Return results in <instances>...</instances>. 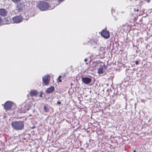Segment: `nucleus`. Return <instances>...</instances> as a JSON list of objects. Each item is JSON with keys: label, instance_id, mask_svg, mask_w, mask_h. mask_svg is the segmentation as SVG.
<instances>
[{"label": "nucleus", "instance_id": "5", "mask_svg": "<svg viewBox=\"0 0 152 152\" xmlns=\"http://www.w3.org/2000/svg\"><path fill=\"white\" fill-rule=\"evenodd\" d=\"M43 83L45 85L48 84L50 79V76L48 75H45L42 77Z\"/></svg>", "mask_w": 152, "mask_h": 152}, {"label": "nucleus", "instance_id": "22", "mask_svg": "<svg viewBox=\"0 0 152 152\" xmlns=\"http://www.w3.org/2000/svg\"><path fill=\"white\" fill-rule=\"evenodd\" d=\"M136 11H137V12H138V10L137 9V10H136Z\"/></svg>", "mask_w": 152, "mask_h": 152}, {"label": "nucleus", "instance_id": "13", "mask_svg": "<svg viewBox=\"0 0 152 152\" xmlns=\"http://www.w3.org/2000/svg\"><path fill=\"white\" fill-rule=\"evenodd\" d=\"M44 111L46 112H47L48 111V107L45 106L44 107Z\"/></svg>", "mask_w": 152, "mask_h": 152}, {"label": "nucleus", "instance_id": "1", "mask_svg": "<svg viewBox=\"0 0 152 152\" xmlns=\"http://www.w3.org/2000/svg\"><path fill=\"white\" fill-rule=\"evenodd\" d=\"M11 125L13 129L16 130H21L23 129L24 123L21 121H15L12 122Z\"/></svg>", "mask_w": 152, "mask_h": 152}, {"label": "nucleus", "instance_id": "25", "mask_svg": "<svg viewBox=\"0 0 152 152\" xmlns=\"http://www.w3.org/2000/svg\"><path fill=\"white\" fill-rule=\"evenodd\" d=\"M35 128V126H34V127H33V128Z\"/></svg>", "mask_w": 152, "mask_h": 152}, {"label": "nucleus", "instance_id": "10", "mask_svg": "<svg viewBox=\"0 0 152 152\" xmlns=\"http://www.w3.org/2000/svg\"><path fill=\"white\" fill-rule=\"evenodd\" d=\"M103 67L102 66H100L98 69V72L99 74H102L103 73Z\"/></svg>", "mask_w": 152, "mask_h": 152}, {"label": "nucleus", "instance_id": "11", "mask_svg": "<svg viewBox=\"0 0 152 152\" xmlns=\"http://www.w3.org/2000/svg\"><path fill=\"white\" fill-rule=\"evenodd\" d=\"M37 94V91L36 90L31 91L30 93V94L31 96H36Z\"/></svg>", "mask_w": 152, "mask_h": 152}, {"label": "nucleus", "instance_id": "21", "mask_svg": "<svg viewBox=\"0 0 152 152\" xmlns=\"http://www.w3.org/2000/svg\"><path fill=\"white\" fill-rule=\"evenodd\" d=\"M42 94H40V95H39V96H40V97H42Z\"/></svg>", "mask_w": 152, "mask_h": 152}, {"label": "nucleus", "instance_id": "18", "mask_svg": "<svg viewBox=\"0 0 152 152\" xmlns=\"http://www.w3.org/2000/svg\"><path fill=\"white\" fill-rule=\"evenodd\" d=\"M61 77V76H59L58 77V79H60V78Z\"/></svg>", "mask_w": 152, "mask_h": 152}, {"label": "nucleus", "instance_id": "12", "mask_svg": "<svg viewBox=\"0 0 152 152\" xmlns=\"http://www.w3.org/2000/svg\"><path fill=\"white\" fill-rule=\"evenodd\" d=\"M91 80L90 78L86 77V84L89 83Z\"/></svg>", "mask_w": 152, "mask_h": 152}, {"label": "nucleus", "instance_id": "17", "mask_svg": "<svg viewBox=\"0 0 152 152\" xmlns=\"http://www.w3.org/2000/svg\"><path fill=\"white\" fill-rule=\"evenodd\" d=\"M145 1H146L148 3H149L150 1V0H145Z\"/></svg>", "mask_w": 152, "mask_h": 152}, {"label": "nucleus", "instance_id": "14", "mask_svg": "<svg viewBox=\"0 0 152 152\" xmlns=\"http://www.w3.org/2000/svg\"><path fill=\"white\" fill-rule=\"evenodd\" d=\"M82 81L84 83H86V77H83L82 78Z\"/></svg>", "mask_w": 152, "mask_h": 152}, {"label": "nucleus", "instance_id": "6", "mask_svg": "<svg viewBox=\"0 0 152 152\" xmlns=\"http://www.w3.org/2000/svg\"><path fill=\"white\" fill-rule=\"evenodd\" d=\"M101 35L105 39H108L110 37L109 31L104 29L102 30Z\"/></svg>", "mask_w": 152, "mask_h": 152}, {"label": "nucleus", "instance_id": "20", "mask_svg": "<svg viewBox=\"0 0 152 152\" xmlns=\"http://www.w3.org/2000/svg\"><path fill=\"white\" fill-rule=\"evenodd\" d=\"M58 104H61V102H58Z\"/></svg>", "mask_w": 152, "mask_h": 152}, {"label": "nucleus", "instance_id": "3", "mask_svg": "<svg viewBox=\"0 0 152 152\" xmlns=\"http://www.w3.org/2000/svg\"><path fill=\"white\" fill-rule=\"evenodd\" d=\"M23 18L21 16H18L13 18L12 20L13 23H19L22 21Z\"/></svg>", "mask_w": 152, "mask_h": 152}, {"label": "nucleus", "instance_id": "7", "mask_svg": "<svg viewBox=\"0 0 152 152\" xmlns=\"http://www.w3.org/2000/svg\"><path fill=\"white\" fill-rule=\"evenodd\" d=\"M25 5L23 3H20L17 5V10L19 12H21L24 9Z\"/></svg>", "mask_w": 152, "mask_h": 152}, {"label": "nucleus", "instance_id": "24", "mask_svg": "<svg viewBox=\"0 0 152 152\" xmlns=\"http://www.w3.org/2000/svg\"><path fill=\"white\" fill-rule=\"evenodd\" d=\"M135 152V151H133V152Z\"/></svg>", "mask_w": 152, "mask_h": 152}, {"label": "nucleus", "instance_id": "8", "mask_svg": "<svg viewBox=\"0 0 152 152\" xmlns=\"http://www.w3.org/2000/svg\"><path fill=\"white\" fill-rule=\"evenodd\" d=\"M7 14V12L4 9H0V15L3 16H6Z\"/></svg>", "mask_w": 152, "mask_h": 152}, {"label": "nucleus", "instance_id": "19", "mask_svg": "<svg viewBox=\"0 0 152 152\" xmlns=\"http://www.w3.org/2000/svg\"><path fill=\"white\" fill-rule=\"evenodd\" d=\"M59 81L60 82H61V80H60V79H59Z\"/></svg>", "mask_w": 152, "mask_h": 152}, {"label": "nucleus", "instance_id": "4", "mask_svg": "<svg viewBox=\"0 0 152 152\" xmlns=\"http://www.w3.org/2000/svg\"><path fill=\"white\" fill-rule=\"evenodd\" d=\"M12 102L10 101H7L4 104V108L6 110H10L12 108Z\"/></svg>", "mask_w": 152, "mask_h": 152}, {"label": "nucleus", "instance_id": "16", "mask_svg": "<svg viewBox=\"0 0 152 152\" xmlns=\"http://www.w3.org/2000/svg\"><path fill=\"white\" fill-rule=\"evenodd\" d=\"M135 63L136 65H137L138 64V62L137 61H136L135 62Z\"/></svg>", "mask_w": 152, "mask_h": 152}, {"label": "nucleus", "instance_id": "23", "mask_svg": "<svg viewBox=\"0 0 152 152\" xmlns=\"http://www.w3.org/2000/svg\"><path fill=\"white\" fill-rule=\"evenodd\" d=\"M86 61V59H84V61Z\"/></svg>", "mask_w": 152, "mask_h": 152}, {"label": "nucleus", "instance_id": "9", "mask_svg": "<svg viewBox=\"0 0 152 152\" xmlns=\"http://www.w3.org/2000/svg\"><path fill=\"white\" fill-rule=\"evenodd\" d=\"M54 90V87L53 86H51L49 88H48L46 90V92L48 94H50L51 93L52 91H53Z\"/></svg>", "mask_w": 152, "mask_h": 152}, {"label": "nucleus", "instance_id": "2", "mask_svg": "<svg viewBox=\"0 0 152 152\" xmlns=\"http://www.w3.org/2000/svg\"><path fill=\"white\" fill-rule=\"evenodd\" d=\"M38 8L41 10H45L48 8L49 5L45 1H40L37 4Z\"/></svg>", "mask_w": 152, "mask_h": 152}, {"label": "nucleus", "instance_id": "15", "mask_svg": "<svg viewBox=\"0 0 152 152\" xmlns=\"http://www.w3.org/2000/svg\"><path fill=\"white\" fill-rule=\"evenodd\" d=\"M12 1L14 2H19L20 1V0H11Z\"/></svg>", "mask_w": 152, "mask_h": 152}]
</instances>
